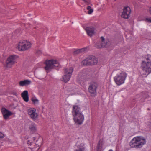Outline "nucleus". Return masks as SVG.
<instances>
[{
	"mask_svg": "<svg viewBox=\"0 0 151 151\" xmlns=\"http://www.w3.org/2000/svg\"><path fill=\"white\" fill-rule=\"evenodd\" d=\"M146 142V139L142 136H137L133 138L129 143L131 148L140 149L142 148Z\"/></svg>",
	"mask_w": 151,
	"mask_h": 151,
	"instance_id": "nucleus-1",
	"label": "nucleus"
},
{
	"mask_svg": "<svg viewBox=\"0 0 151 151\" xmlns=\"http://www.w3.org/2000/svg\"><path fill=\"white\" fill-rule=\"evenodd\" d=\"M72 114L74 122L79 124H81L84 120V116L80 111V108L78 106H73Z\"/></svg>",
	"mask_w": 151,
	"mask_h": 151,
	"instance_id": "nucleus-2",
	"label": "nucleus"
},
{
	"mask_svg": "<svg viewBox=\"0 0 151 151\" xmlns=\"http://www.w3.org/2000/svg\"><path fill=\"white\" fill-rule=\"evenodd\" d=\"M116 72L117 74L114 78V80L116 84L119 86L124 83L127 75L125 72L119 70L116 71Z\"/></svg>",
	"mask_w": 151,
	"mask_h": 151,
	"instance_id": "nucleus-3",
	"label": "nucleus"
},
{
	"mask_svg": "<svg viewBox=\"0 0 151 151\" xmlns=\"http://www.w3.org/2000/svg\"><path fill=\"white\" fill-rule=\"evenodd\" d=\"M141 68L145 73L143 75H146L145 77L151 73V62L142 61L141 63Z\"/></svg>",
	"mask_w": 151,
	"mask_h": 151,
	"instance_id": "nucleus-4",
	"label": "nucleus"
},
{
	"mask_svg": "<svg viewBox=\"0 0 151 151\" xmlns=\"http://www.w3.org/2000/svg\"><path fill=\"white\" fill-rule=\"evenodd\" d=\"M46 65L45 68L47 73L50 71V70L55 67H58L59 64L55 60H47L45 62Z\"/></svg>",
	"mask_w": 151,
	"mask_h": 151,
	"instance_id": "nucleus-5",
	"label": "nucleus"
},
{
	"mask_svg": "<svg viewBox=\"0 0 151 151\" xmlns=\"http://www.w3.org/2000/svg\"><path fill=\"white\" fill-rule=\"evenodd\" d=\"M82 62L84 65H95L97 63L98 59L94 56H90L83 60Z\"/></svg>",
	"mask_w": 151,
	"mask_h": 151,
	"instance_id": "nucleus-6",
	"label": "nucleus"
},
{
	"mask_svg": "<svg viewBox=\"0 0 151 151\" xmlns=\"http://www.w3.org/2000/svg\"><path fill=\"white\" fill-rule=\"evenodd\" d=\"M98 87V84L95 82L92 81L89 83L88 91L91 96H95L96 95Z\"/></svg>",
	"mask_w": 151,
	"mask_h": 151,
	"instance_id": "nucleus-7",
	"label": "nucleus"
},
{
	"mask_svg": "<svg viewBox=\"0 0 151 151\" xmlns=\"http://www.w3.org/2000/svg\"><path fill=\"white\" fill-rule=\"evenodd\" d=\"M31 44L30 42L22 41L19 42L17 48L19 51H23L29 48Z\"/></svg>",
	"mask_w": 151,
	"mask_h": 151,
	"instance_id": "nucleus-8",
	"label": "nucleus"
},
{
	"mask_svg": "<svg viewBox=\"0 0 151 151\" xmlns=\"http://www.w3.org/2000/svg\"><path fill=\"white\" fill-rule=\"evenodd\" d=\"M17 57L13 55L9 56L6 61V66L8 68H10L16 62Z\"/></svg>",
	"mask_w": 151,
	"mask_h": 151,
	"instance_id": "nucleus-9",
	"label": "nucleus"
},
{
	"mask_svg": "<svg viewBox=\"0 0 151 151\" xmlns=\"http://www.w3.org/2000/svg\"><path fill=\"white\" fill-rule=\"evenodd\" d=\"M101 42L100 44L99 42L96 43L95 45V47L98 48H101L103 47H108L109 45V42L106 40L105 41L103 37H101Z\"/></svg>",
	"mask_w": 151,
	"mask_h": 151,
	"instance_id": "nucleus-10",
	"label": "nucleus"
},
{
	"mask_svg": "<svg viewBox=\"0 0 151 151\" xmlns=\"http://www.w3.org/2000/svg\"><path fill=\"white\" fill-rule=\"evenodd\" d=\"M130 13V8L128 6L125 7L123 9V12L122 13L121 16L122 17L125 19H128Z\"/></svg>",
	"mask_w": 151,
	"mask_h": 151,
	"instance_id": "nucleus-11",
	"label": "nucleus"
},
{
	"mask_svg": "<svg viewBox=\"0 0 151 151\" xmlns=\"http://www.w3.org/2000/svg\"><path fill=\"white\" fill-rule=\"evenodd\" d=\"M36 111V109L34 108H30L28 109L27 112L29 115L33 119H36L37 116V114Z\"/></svg>",
	"mask_w": 151,
	"mask_h": 151,
	"instance_id": "nucleus-12",
	"label": "nucleus"
},
{
	"mask_svg": "<svg viewBox=\"0 0 151 151\" xmlns=\"http://www.w3.org/2000/svg\"><path fill=\"white\" fill-rule=\"evenodd\" d=\"M74 151H86V150L83 143L77 142L75 145Z\"/></svg>",
	"mask_w": 151,
	"mask_h": 151,
	"instance_id": "nucleus-13",
	"label": "nucleus"
},
{
	"mask_svg": "<svg viewBox=\"0 0 151 151\" xmlns=\"http://www.w3.org/2000/svg\"><path fill=\"white\" fill-rule=\"evenodd\" d=\"M1 111L4 118L6 119L9 118L12 114V113L4 108L1 109Z\"/></svg>",
	"mask_w": 151,
	"mask_h": 151,
	"instance_id": "nucleus-14",
	"label": "nucleus"
},
{
	"mask_svg": "<svg viewBox=\"0 0 151 151\" xmlns=\"http://www.w3.org/2000/svg\"><path fill=\"white\" fill-rule=\"evenodd\" d=\"M87 34L90 37L94 35L95 33V29L93 27H86L85 29Z\"/></svg>",
	"mask_w": 151,
	"mask_h": 151,
	"instance_id": "nucleus-15",
	"label": "nucleus"
},
{
	"mask_svg": "<svg viewBox=\"0 0 151 151\" xmlns=\"http://www.w3.org/2000/svg\"><path fill=\"white\" fill-rule=\"evenodd\" d=\"M22 97L23 98L24 100L26 102L29 101V96L28 92L27 90L24 91L21 94Z\"/></svg>",
	"mask_w": 151,
	"mask_h": 151,
	"instance_id": "nucleus-16",
	"label": "nucleus"
},
{
	"mask_svg": "<svg viewBox=\"0 0 151 151\" xmlns=\"http://www.w3.org/2000/svg\"><path fill=\"white\" fill-rule=\"evenodd\" d=\"M73 71V69L72 67H69L64 69V74L71 76L72 73Z\"/></svg>",
	"mask_w": 151,
	"mask_h": 151,
	"instance_id": "nucleus-17",
	"label": "nucleus"
},
{
	"mask_svg": "<svg viewBox=\"0 0 151 151\" xmlns=\"http://www.w3.org/2000/svg\"><path fill=\"white\" fill-rule=\"evenodd\" d=\"M29 129L32 132H35L37 131L36 125L32 123L29 125Z\"/></svg>",
	"mask_w": 151,
	"mask_h": 151,
	"instance_id": "nucleus-18",
	"label": "nucleus"
},
{
	"mask_svg": "<svg viewBox=\"0 0 151 151\" xmlns=\"http://www.w3.org/2000/svg\"><path fill=\"white\" fill-rule=\"evenodd\" d=\"M31 81L29 80H26L23 81H21L19 82V84L20 86H23L30 84Z\"/></svg>",
	"mask_w": 151,
	"mask_h": 151,
	"instance_id": "nucleus-19",
	"label": "nucleus"
},
{
	"mask_svg": "<svg viewBox=\"0 0 151 151\" xmlns=\"http://www.w3.org/2000/svg\"><path fill=\"white\" fill-rule=\"evenodd\" d=\"M64 74V75L63 77V79L64 82H67L70 79L71 76L66 74Z\"/></svg>",
	"mask_w": 151,
	"mask_h": 151,
	"instance_id": "nucleus-20",
	"label": "nucleus"
},
{
	"mask_svg": "<svg viewBox=\"0 0 151 151\" xmlns=\"http://www.w3.org/2000/svg\"><path fill=\"white\" fill-rule=\"evenodd\" d=\"M151 56L150 55H147L145 56L144 60L143 61L151 62Z\"/></svg>",
	"mask_w": 151,
	"mask_h": 151,
	"instance_id": "nucleus-21",
	"label": "nucleus"
},
{
	"mask_svg": "<svg viewBox=\"0 0 151 151\" xmlns=\"http://www.w3.org/2000/svg\"><path fill=\"white\" fill-rule=\"evenodd\" d=\"M87 9L88 10V14H91L93 12V9L91 8L90 6H88L87 7Z\"/></svg>",
	"mask_w": 151,
	"mask_h": 151,
	"instance_id": "nucleus-22",
	"label": "nucleus"
},
{
	"mask_svg": "<svg viewBox=\"0 0 151 151\" xmlns=\"http://www.w3.org/2000/svg\"><path fill=\"white\" fill-rule=\"evenodd\" d=\"M33 103L35 105H37L38 104L39 100L35 98H32L31 99Z\"/></svg>",
	"mask_w": 151,
	"mask_h": 151,
	"instance_id": "nucleus-23",
	"label": "nucleus"
},
{
	"mask_svg": "<svg viewBox=\"0 0 151 151\" xmlns=\"http://www.w3.org/2000/svg\"><path fill=\"white\" fill-rule=\"evenodd\" d=\"M147 95L145 93H142V94L141 101H143L147 97Z\"/></svg>",
	"mask_w": 151,
	"mask_h": 151,
	"instance_id": "nucleus-24",
	"label": "nucleus"
},
{
	"mask_svg": "<svg viewBox=\"0 0 151 151\" xmlns=\"http://www.w3.org/2000/svg\"><path fill=\"white\" fill-rule=\"evenodd\" d=\"M79 49L81 53H84L87 51V47H85Z\"/></svg>",
	"mask_w": 151,
	"mask_h": 151,
	"instance_id": "nucleus-25",
	"label": "nucleus"
},
{
	"mask_svg": "<svg viewBox=\"0 0 151 151\" xmlns=\"http://www.w3.org/2000/svg\"><path fill=\"white\" fill-rule=\"evenodd\" d=\"M80 53H81L80 52L79 49L77 50L74 51L73 52V54L75 55H77Z\"/></svg>",
	"mask_w": 151,
	"mask_h": 151,
	"instance_id": "nucleus-26",
	"label": "nucleus"
},
{
	"mask_svg": "<svg viewBox=\"0 0 151 151\" xmlns=\"http://www.w3.org/2000/svg\"><path fill=\"white\" fill-rule=\"evenodd\" d=\"M101 147V142H100V141H99V143H98V146L97 147L98 150H99L100 148Z\"/></svg>",
	"mask_w": 151,
	"mask_h": 151,
	"instance_id": "nucleus-27",
	"label": "nucleus"
},
{
	"mask_svg": "<svg viewBox=\"0 0 151 151\" xmlns=\"http://www.w3.org/2000/svg\"><path fill=\"white\" fill-rule=\"evenodd\" d=\"M42 53V51L40 50H38L36 51V53L38 55H40Z\"/></svg>",
	"mask_w": 151,
	"mask_h": 151,
	"instance_id": "nucleus-28",
	"label": "nucleus"
},
{
	"mask_svg": "<svg viewBox=\"0 0 151 151\" xmlns=\"http://www.w3.org/2000/svg\"><path fill=\"white\" fill-rule=\"evenodd\" d=\"M83 1L86 3L88 5L90 4V1L89 0H83Z\"/></svg>",
	"mask_w": 151,
	"mask_h": 151,
	"instance_id": "nucleus-29",
	"label": "nucleus"
},
{
	"mask_svg": "<svg viewBox=\"0 0 151 151\" xmlns=\"http://www.w3.org/2000/svg\"><path fill=\"white\" fill-rule=\"evenodd\" d=\"M146 20L148 22L151 23V17L147 18L146 19Z\"/></svg>",
	"mask_w": 151,
	"mask_h": 151,
	"instance_id": "nucleus-30",
	"label": "nucleus"
},
{
	"mask_svg": "<svg viewBox=\"0 0 151 151\" xmlns=\"http://www.w3.org/2000/svg\"><path fill=\"white\" fill-rule=\"evenodd\" d=\"M4 137V134L0 132V138H2Z\"/></svg>",
	"mask_w": 151,
	"mask_h": 151,
	"instance_id": "nucleus-31",
	"label": "nucleus"
},
{
	"mask_svg": "<svg viewBox=\"0 0 151 151\" xmlns=\"http://www.w3.org/2000/svg\"><path fill=\"white\" fill-rule=\"evenodd\" d=\"M32 143V141H31L30 140H29L27 142V143L28 144H31V143Z\"/></svg>",
	"mask_w": 151,
	"mask_h": 151,
	"instance_id": "nucleus-32",
	"label": "nucleus"
},
{
	"mask_svg": "<svg viewBox=\"0 0 151 151\" xmlns=\"http://www.w3.org/2000/svg\"><path fill=\"white\" fill-rule=\"evenodd\" d=\"M149 10H150V13L151 14V7L150 8Z\"/></svg>",
	"mask_w": 151,
	"mask_h": 151,
	"instance_id": "nucleus-33",
	"label": "nucleus"
},
{
	"mask_svg": "<svg viewBox=\"0 0 151 151\" xmlns=\"http://www.w3.org/2000/svg\"><path fill=\"white\" fill-rule=\"evenodd\" d=\"M32 139H32V140H33V141H34L35 140V137H33L32 138Z\"/></svg>",
	"mask_w": 151,
	"mask_h": 151,
	"instance_id": "nucleus-34",
	"label": "nucleus"
},
{
	"mask_svg": "<svg viewBox=\"0 0 151 151\" xmlns=\"http://www.w3.org/2000/svg\"><path fill=\"white\" fill-rule=\"evenodd\" d=\"M108 151H113L112 149H110Z\"/></svg>",
	"mask_w": 151,
	"mask_h": 151,
	"instance_id": "nucleus-35",
	"label": "nucleus"
}]
</instances>
